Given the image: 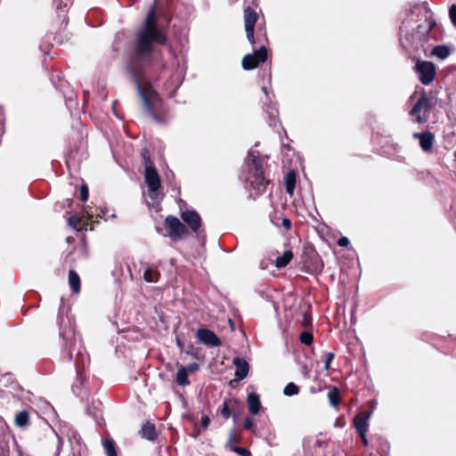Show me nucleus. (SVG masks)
Wrapping results in <instances>:
<instances>
[{"instance_id":"f257e3e1","label":"nucleus","mask_w":456,"mask_h":456,"mask_svg":"<svg viewBox=\"0 0 456 456\" xmlns=\"http://www.w3.org/2000/svg\"><path fill=\"white\" fill-rule=\"evenodd\" d=\"M166 42L167 37L157 24L155 10L152 7L147 14L143 27L137 31L134 46V60L131 69L143 109L156 121H159V118L151 103L156 94L148 82L153 78L156 71L167 67L162 60H159V53L153 49V44L165 45Z\"/></svg>"},{"instance_id":"f03ea898","label":"nucleus","mask_w":456,"mask_h":456,"mask_svg":"<svg viewBox=\"0 0 456 456\" xmlns=\"http://www.w3.org/2000/svg\"><path fill=\"white\" fill-rule=\"evenodd\" d=\"M267 157H260L259 152L250 150L246 159L247 176L246 182L251 196L256 197L265 192L268 180L265 176L263 163Z\"/></svg>"},{"instance_id":"7ed1b4c3","label":"nucleus","mask_w":456,"mask_h":456,"mask_svg":"<svg viewBox=\"0 0 456 456\" xmlns=\"http://www.w3.org/2000/svg\"><path fill=\"white\" fill-rule=\"evenodd\" d=\"M436 21L431 18H427L425 25H419L416 33L410 35L405 31L408 21L403 20V26L399 30L400 43L407 51L427 53L428 42L430 40V32L436 27Z\"/></svg>"},{"instance_id":"20e7f679","label":"nucleus","mask_w":456,"mask_h":456,"mask_svg":"<svg viewBox=\"0 0 456 456\" xmlns=\"http://www.w3.org/2000/svg\"><path fill=\"white\" fill-rule=\"evenodd\" d=\"M435 104V99L429 96L425 90H422L419 97L409 112L412 121L419 124L426 123Z\"/></svg>"},{"instance_id":"39448f33","label":"nucleus","mask_w":456,"mask_h":456,"mask_svg":"<svg viewBox=\"0 0 456 456\" xmlns=\"http://www.w3.org/2000/svg\"><path fill=\"white\" fill-rule=\"evenodd\" d=\"M144 179L149 189L151 199L153 200H159V191L161 187V183L155 166L144 168Z\"/></svg>"},{"instance_id":"423d86ee","label":"nucleus","mask_w":456,"mask_h":456,"mask_svg":"<svg viewBox=\"0 0 456 456\" xmlns=\"http://www.w3.org/2000/svg\"><path fill=\"white\" fill-rule=\"evenodd\" d=\"M415 70L419 75V81L425 86L431 84L435 79L436 66L431 61L417 60Z\"/></svg>"},{"instance_id":"0eeeda50","label":"nucleus","mask_w":456,"mask_h":456,"mask_svg":"<svg viewBox=\"0 0 456 456\" xmlns=\"http://www.w3.org/2000/svg\"><path fill=\"white\" fill-rule=\"evenodd\" d=\"M267 59V49L261 46L253 53L245 55L242 59V67L246 70H250L256 68L260 63H263Z\"/></svg>"},{"instance_id":"6e6552de","label":"nucleus","mask_w":456,"mask_h":456,"mask_svg":"<svg viewBox=\"0 0 456 456\" xmlns=\"http://www.w3.org/2000/svg\"><path fill=\"white\" fill-rule=\"evenodd\" d=\"M258 15L256 12L252 10L250 7H248L244 10V23H245V31L247 35V38L249 43L254 45L256 44L255 37H254V28L255 25L257 21Z\"/></svg>"},{"instance_id":"1a4fd4ad","label":"nucleus","mask_w":456,"mask_h":456,"mask_svg":"<svg viewBox=\"0 0 456 456\" xmlns=\"http://www.w3.org/2000/svg\"><path fill=\"white\" fill-rule=\"evenodd\" d=\"M166 224L172 240L182 238L187 233L186 226L175 216H168L166 218Z\"/></svg>"},{"instance_id":"9d476101","label":"nucleus","mask_w":456,"mask_h":456,"mask_svg":"<svg viewBox=\"0 0 456 456\" xmlns=\"http://www.w3.org/2000/svg\"><path fill=\"white\" fill-rule=\"evenodd\" d=\"M196 338L200 342L210 347L219 346L221 345L220 338L208 329L198 330Z\"/></svg>"},{"instance_id":"9b49d317","label":"nucleus","mask_w":456,"mask_h":456,"mask_svg":"<svg viewBox=\"0 0 456 456\" xmlns=\"http://www.w3.org/2000/svg\"><path fill=\"white\" fill-rule=\"evenodd\" d=\"M181 218L194 232H197L201 226V218L195 210L182 211Z\"/></svg>"},{"instance_id":"f8f14e48","label":"nucleus","mask_w":456,"mask_h":456,"mask_svg":"<svg viewBox=\"0 0 456 456\" xmlns=\"http://www.w3.org/2000/svg\"><path fill=\"white\" fill-rule=\"evenodd\" d=\"M413 137L419 139V145L424 151H430L432 150L435 136L431 132L414 133Z\"/></svg>"},{"instance_id":"ddd939ff","label":"nucleus","mask_w":456,"mask_h":456,"mask_svg":"<svg viewBox=\"0 0 456 456\" xmlns=\"http://www.w3.org/2000/svg\"><path fill=\"white\" fill-rule=\"evenodd\" d=\"M370 416V412H361L354 417V426L359 435L368 432Z\"/></svg>"},{"instance_id":"4468645a","label":"nucleus","mask_w":456,"mask_h":456,"mask_svg":"<svg viewBox=\"0 0 456 456\" xmlns=\"http://www.w3.org/2000/svg\"><path fill=\"white\" fill-rule=\"evenodd\" d=\"M233 363L236 367L235 379L241 380L245 379L248 373L249 366L248 363L243 358H234Z\"/></svg>"},{"instance_id":"2eb2a0df","label":"nucleus","mask_w":456,"mask_h":456,"mask_svg":"<svg viewBox=\"0 0 456 456\" xmlns=\"http://www.w3.org/2000/svg\"><path fill=\"white\" fill-rule=\"evenodd\" d=\"M67 350H68L67 356H68L69 360L71 361L74 358V354H76L75 361L77 362L78 361L77 357L81 356L83 365H85L84 355H83V353H82V346H81L80 341H77L76 338H74L69 343V347H68Z\"/></svg>"},{"instance_id":"dca6fc26","label":"nucleus","mask_w":456,"mask_h":456,"mask_svg":"<svg viewBox=\"0 0 456 456\" xmlns=\"http://www.w3.org/2000/svg\"><path fill=\"white\" fill-rule=\"evenodd\" d=\"M140 435L148 441H154L157 438L155 425L147 421L142 425Z\"/></svg>"},{"instance_id":"f3484780","label":"nucleus","mask_w":456,"mask_h":456,"mask_svg":"<svg viewBox=\"0 0 456 456\" xmlns=\"http://www.w3.org/2000/svg\"><path fill=\"white\" fill-rule=\"evenodd\" d=\"M247 403H248V410L252 414L256 415L259 412L260 408H261V403H260L259 395L257 394H256V393L248 394V398H247Z\"/></svg>"},{"instance_id":"a211bd4d","label":"nucleus","mask_w":456,"mask_h":456,"mask_svg":"<svg viewBox=\"0 0 456 456\" xmlns=\"http://www.w3.org/2000/svg\"><path fill=\"white\" fill-rule=\"evenodd\" d=\"M225 447L240 456H252L249 450L234 445L233 434H232L231 436H228V440L225 444Z\"/></svg>"},{"instance_id":"6ab92c4d","label":"nucleus","mask_w":456,"mask_h":456,"mask_svg":"<svg viewBox=\"0 0 456 456\" xmlns=\"http://www.w3.org/2000/svg\"><path fill=\"white\" fill-rule=\"evenodd\" d=\"M178 365V371L176 373V376H175V382L179 385V386H182V387H185V386H188L190 384V381L188 379V373L184 368V366L183 365Z\"/></svg>"},{"instance_id":"aec40b11","label":"nucleus","mask_w":456,"mask_h":456,"mask_svg":"<svg viewBox=\"0 0 456 456\" xmlns=\"http://www.w3.org/2000/svg\"><path fill=\"white\" fill-rule=\"evenodd\" d=\"M69 284L74 293H78L80 291V278L73 270H69Z\"/></svg>"},{"instance_id":"412c9836","label":"nucleus","mask_w":456,"mask_h":456,"mask_svg":"<svg viewBox=\"0 0 456 456\" xmlns=\"http://www.w3.org/2000/svg\"><path fill=\"white\" fill-rule=\"evenodd\" d=\"M293 257V253L291 250H286L283 252L282 256H278L275 260V266L277 268H283L287 266Z\"/></svg>"},{"instance_id":"4be33fe9","label":"nucleus","mask_w":456,"mask_h":456,"mask_svg":"<svg viewBox=\"0 0 456 456\" xmlns=\"http://www.w3.org/2000/svg\"><path fill=\"white\" fill-rule=\"evenodd\" d=\"M159 277V273L151 268V266H147L143 272V279L147 282H157Z\"/></svg>"},{"instance_id":"5701e85b","label":"nucleus","mask_w":456,"mask_h":456,"mask_svg":"<svg viewBox=\"0 0 456 456\" xmlns=\"http://www.w3.org/2000/svg\"><path fill=\"white\" fill-rule=\"evenodd\" d=\"M328 398L330 405L334 407L338 406L341 402L340 391L337 387H333L328 393Z\"/></svg>"},{"instance_id":"b1692460","label":"nucleus","mask_w":456,"mask_h":456,"mask_svg":"<svg viewBox=\"0 0 456 456\" xmlns=\"http://www.w3.org/2000/svg\"><path fill=\"white\" fill-rule=\"evenodd\" d=\"M296 184V175L294 172H289L285 176V186H286V191L292 196L294 193Z\"/></svg>"},{"instance_id":"393cba45","label":"nucleus","mask_w":456,"mask_h":456,"mask_svg":"<svg viewBox=\"0 0 456 456\" xmlns=\"http://www.w3.org/2000/svg\"><path fill=\"white\" fill-rule=\"evenodd\" d=\"M450 49L446 45H436L432 50V54L440 60L446 59L450 55Z\"/></svg>"},{"instance_id":"a878e982","label":"nucleus","mask_w":456,"mask_h":456,"mask_svg":"<svg viewBox=\"0 0 456 456\" xmlns=\"http://www.w3.org/2000/svg\"><path fill=\"white\" fill-rule=\"evenodd\" d=\"M102 445L108 456H117L115 443L112 439H104Z\"/></svg>"},{"instance_id":"bb28decb","label":"nucleus","mask_w":456,"mask_h":456,"mask_svg":"<svg viewBox=\"0 0 456 456\" xmlns=\"http://www.w3.org/2000/svg\"><path fill=\"white\" fill-rule=\"evenodd\" d=\"M28 423V414L26 411H20L15 416V424L20 427L23 428L27 426Z\"/></svg>"},{"instance_id":"cd10ccee","label":"nucleus","mask_w":456,"mask_h":456,"mask_svg":"<svg viewBox=\"0 0 456 456\" xmlns=\"http://www.w3.org/2000/svg\"><path fill=\"white\" fill-rule=\"evenodd\" d=\"M299 392V388L298 387L290 382L285 387H284V390H283V393L285 395H288V396H292V395H297Z\"/></svg>"},{"instance_id":"c85d7f7f","label":"nucleus","mask_w":456,"mask_h":456,"mask_svg":"<svg viewBox=\"0 0 456 456\" xmlns=\"http://www.w3.org/2000/svg\"><path fill=\"white\" fill-rule=\"evenodd\" d=\"M299 340L302 344L310 346L314 341V335L309 331H303L299 336Z\"/></svg>"},{"instance_id":"c756f323","label":"nucleus","mask_w":456,"mask_h":456,"mask_svg":"<svg viewBox=\"0 0 456 456\" xmlns=\"http://www.w3.org/2000/svg\"><path fill=\"white\" fill-rule=\"evenodd\" d=\"M142 158L143 159L144 168H148L149 167H154V163L151 159V154L149 150L143 149L142 151Z\"/></svg>"},{"instance_id":"7c9ffc66","label":"nucleus","mask_w":456,"mask_h":456,"mask_svg":"<svg viewBox=\"0 0 456 456\" xmlns=\"http://www.w3.org/2000/svg\"><path fill=\"white\" fill-rule=\"evenodd\" d=\"M220 414L225 419H228L231 416V411L229 410L228 404L224 402L220 409Z\"/></svg>"},{"instance_id":"2f4dec72","label":"nucleus","mask_w":456,"mask_h":456,"mask_svg":"<svg viewBox=\"0 0 456 456\" xmlns=\"http://www.w3.org/2000/svg\"><path fill=\"white\" fill-rule=\"evenodd\" d=\"M81 200L86 201L88 200V188L86 185L82 184L79 188Z\"/></svg>"},{"instance_id":"473e14b6","label":"nucleus","mask_w":456,"mask_h":456,"mask_svg":"<svg viewBox=\"0 0 456 456\" xmlns=\"http://www.w3.org/2000/svg\"><path fill=\"white\" fill-rule=\"evenodd\" d=\"M325 357H326V360H325V364H324V370H329L330 368V362L333 361L335 355L333 353L329 352L326 354Z\"/></svg>"},{"instance_id":"72a5a7b5","label":"nucleus","mask_w":456,"mask_h":456,"mask_svg":"<svg viewBox=\"0 0 456 456\" xmlns=\"http://www.w3.org/2000/svg\"><path fill=\"white\" fill-rule=\"evenodd\" d=\"M187 373H194L199 370L200 365L197 362H191L187 366H184Z\"/></svg>"},{"instance_id":"f704fd0d","label":"nucleus","mask_w":456,"mask_h":456,"mask_svg":"<svg viewBox=\"0 0 456 456\" xmlns=\"http://www.w3.org/2000/svg\"><path fill=\"white\" fill-rule=\"evenodd\" d=\"M267 113L272 120V123L270 124L271 126H274V123H275V119L277 118V115H278V110L275 109V108H270L268 110H267Z\"/></svg>"},{"instance_id":"c9c22d12","label":"nucleus","mask_w":456,"mask_h":456,"mask_svg":"<svg viewBox=\"0 0 456 456\" xmlns=\"http://www.w3.org/2000/svg\"><path fill=\"white\" fill-rule=\"evenodd\" d=\"M449 15L452 23L456 27V5L452 4L449 9Z\"/></svg>"},{"instance_id":"e433bc0d","label":"nucleus","mask_w":456,"mask_h":456,"mask_svg":"<svg viewBox=\"0 0 456 456\" xmlns=\"http://www.w3.org/2000/svg\"><path fill=\"white\" fill-rule=\"evenodd\" d=\"M80 223V217L77 216H71L69 218V224L73 227V228H77V225L79 224Z\"/></svg>"},{"instance_id":"4c0bfd02","label":"nucleus","mask_w":456,"mask_h":456,"mask_svg":"<svg viewBox=\"0 0 456 456\" xmlns=\"http://www.w3.org/2000/svg\"><path fill=\"white\" fill-rule=\"evenodd\" d=\"M56 9L61 10L66 8L68 5L67 0H53Z\"/></svg>"},{"instance_id":"58836bf2","label":"nucleus","mask_w":456,"mask_h":456,"mask_svg":"<svg viewBox=\"0 0 456 456\" xmlns=\"http://www.w3.org/2000/svg\"><path fill=\"white\" fill-rule=\"evenodd\" d=\"M244 428L248 430L254 429V421L251 418L248 417L244 420Z\"/></svg>"},{"instance_id":"ea45409f","label":"nucleus","mask_w":456,"mask_h":456,"mask_svg":"<svg viewBox=\"0 0 456 456\" xmlns=\"http://www.w3.org/2000/svg\"><path fill=\"white\" fill-rule=\"evenodd\" d=\"M338 245L340 247H347L349 245V240L346 237H341L338 240Z\"/></svg>"},{"instance_id":"a19ab883","label":"nucleus","mask_w":456,"mask_h":456,"mask_svg":"<svg viewBox=\"0 0 456 456\" xmlns=\"http://www.w3.org/2000/svg\"><path fill=\"white\" fill-rule=\"evenodd\" d=\"M210 423V419L207 415H203L201 418V425L203 428H208Z\"/></svg>"},{"instance_id":"79ce46f5","label":"nucleus","mask_w":456,"mask_h":456,"mask_svg":"<svg viewBox=\"0 0 456 456\" xmlns=\"http://www.w3.org/2000/svg\"><path fill=\"white\" fill-rule=\"evenodd\" d=\"M232 434H233V437H234V444L236 443H240L241 441V436H237L236 434V430L235 429H232L229 433V436H231Z\"/></svg>"},{"instance_id":"37998d69","label":"nucleus","mask_w":456,"mask_h":456,"mask_svg":"<svg viewBox=\"0 0 456 456\" xmlns=\"http://www.w3.org/2000/svg\"><path fill=\"white\" fill-rule=\"evenodd\" d=\"M282 226L287 229V230H289L291 228V222L289 219L288 218H283L282 219Z\"/></svg>"},{"instance_id":"c03bdc74","label":"nucleus","mask_w":456,"mask_h":456,"mask_svg":"<svg viewBox=\"0 0 456 456\" xmlns=\"http://www.w3.org/2000/svg\"><path fill=\"white\" fill-rule=\"evenodd\" d=\"M366 435H367V433H363V435H359V436H361L362 441V443H363V444H364L365 446H367V445H368V439H367Z\"/></svg>"},{"instance_id":"a18cd8bd","label":"nucleus","mask_w":456,"mask_h":456,"mask_svg":"<svg viewBox=\"0 0 456 456\" xmlns=\"http://www.w3.org/2000/svg\"><path fill=\"white\" fill-rule=\"evenodd\" d=\"M176 345L181 349L183 347V341L178 337L176 338Z\"/></svg>"},{"instance_id":"49530a36","label":"nucleus","mask_w":456,"mask_h":456,"mask_svg":"<svg viewBox=\"0 0 456 456\" xmlns=\"http://www.w3.org/2000/svg\"><path fill=\"white\" fill-rule=\"evenodd\" d=\"M101 218H105V212L101 209V214L98 215Z\"/></svg>"},{"instance_id":"de8ad7c7","label":"nucleus","mask_w":456,"mask_h":456,"mask_svg":"<svg viewBox=\"0 0 456 456\" xmlns=\"http://www.w3.org/2000/svg\"><path fill=\"white\" fill-rule=\"evenodd\" d=\"M87 216H88V219H92L93 218L92 215H90L88 212H87Z\"/></svg>"},{"instance_id":"09e8293b","label":"nucleus","mask_w":456,"mask_h":456,"mask_svg":"<svg viewBox=\"0 0 456 456\" xmlns=\"http://www.w3.org/2000/svg\"><path fill=\"white\" fill-rule=\"evenodd\" d=\"M263 91H264L265 94H267V90H266V88H265V87H263Z\"/></svg>"}]
</instances>
